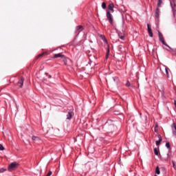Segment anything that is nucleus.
<instances>
[{
	"instance_id": "nucleus-5",
	"label": "nucleus",
	"mask_w": 176,
	"mask_h": 176,
	"mask_svg": "<svg viewBox=\"0 0 176 176\" xmlns=\"http://www.w3.org/2000/svg\"><path fill=\"white\" fill-rule=\"evenodd\" d=\"M147 31L149 36L151 38H153V32H152V29L151 28V25H149V23L147 24Z\"/></svg>"
},
{
	"instance_id": "nucleus-14",
	"label": "nucleus",
	"mask_w": 176,
	"mask_h": 176,
	"mask_svg": "<svg viewBox=\"0 0 176 176\" xmlns=\"http://www.w3.org/2000/svg\"><path fill=\"white\" fill-rule=\"evenodd\" d=\"M100 39L104 42V43H108V41H107V38H105V36L101 34L100 35Z\"/></svg>"
},
{
	"instance_id": "nucleus-12",
	"label": "nucleus",
	"mask_w": 176,
	"mask_h": 176,
	"mask_svg": "<svg viewBox=\"0 0 176 176\" xmlns=\"http://www.w3.org/2000/svg\"><path fill=\"white\" fill-rule=\"evenodd\" d=\"M113 8H115V6L113 5V3H110L109 6H108V9L109 10H111V12L112 13H113L114 10H113Z\"/></svg>"
},
{
	"instance_id": "nucleus-35",
	"label": "nucleus",
	"mask_w": 176,
	"mask_h": 176,
	"mask_svg": "<svg viewBox=\"0 0 176 176\" xmlns=\"http://www.w3.org/2000/svg\"><path fill=\"white\" fill-rule=\"evenodd\" d=\"M89 42H90V43H93V41L91 40H89Z\"/></svg>"
},
{
	"instance_id": "nucleus-30",
	"label": "nucleus",
	"mask_w": 176,
	"mask_h": 176,
	"mask_svg": "<svg viewBox=\"0 0 176 176\" xmlns=\"http://www.w3.org/2000/svg\"><path fill=\"white\" fill-rule=\"evenodd\" d=\"M63 61H64V63H65V65H67V59L65 58H63Z\"/></svg>"
},
{
	"instance_id": "nucleus-32",
	"label": "nucleus",
	"mask_w": 176,
	"mask_h": 176,
	"mask_svg": "<svg viewBox=\"0 0 176 176\" xmlns=\"http://www.w3.org/2000/svg\"><path fill=\"white\" fill-rule=\"evenodd\" d=\"M108 56H109V49L107 50V54L106 58H108Z\"/></svg>"
},
{
	"instance_id": "nucleus-34",
	"label": "nucleus",
	"mask_w": 176,
	"mask_h": 176,
	"mask_svg": "<svg viewBox=\"0 0 176 176\" xmlns=\"http://www.w3.org/2000/svg\"><path fill=\"white\" fill-rule=\"evenodd\" d=\"M118 47H119V49H122V45H120L118 46Z\"/></svg>"
},
{
	"instance_id": "nucleus-15",
	"label": "nucleus",
	"mask_w": 176,
	"mask_h": 176,
	"mask_svg": "<svg viewBox=\"0 0 176 176\" xmlns=\"http://www.w3.org/2000/svg\"><path fill=\"white\" fill-rule=\"evenodd\" d=\"M19 85H21L20 87H22L23 85H24V78H22L19 82Z\"/></svg>"
},
{
	"instance_id": "nucleus-6",
	"label": "nucleus",
	"mask_w": 176,
	"mask_h": 176,
	"mask_svg": "<svg viewBox=\"0 0 176 176\" xmlns=\"http://www.w3.org/2000/svg\"><path fill=\"white\" fill-rule=\"evenodd\" d=\"M155 17L156 20H158V19L160 17V9H159V8H157L155 10Z\"/></svg>"
},
{
	"instance_id": "nucleus-25",
	"label": "nucleus",
	"mask_w": 176,
	"mask_h": 176,
	"mask_svg": "<svg viewBox=\"0 0 176 176\" xmlns=\"http://www.w3.org/2000/svg\"><path fill=\"white\" fill-rule=\"evenodd\" d=\"M5 171H6V168H1L0 169V173H5Z\"/></svg>"
},
{
	"instance_id": "nucleus-33",
	"label": "nucleus",
	"mask_w": 176,
	"mask_h": 176,
	"mask_svg": "<svg viewBox=\"0 0 176 176\" xmlns=\"http://www.w3.org/2000/svg\"><path fill=\"white\" fill-rule=\"evenodd\" d=\"M172 163H173V167L174 168H176L175 163L174 162V161H173Z\"/></svg>"
},
{
	"instance_id": "nucleus-29",
	"label": "nucleus",
	"mask_w": 176,
	"mask_h": 176,
	"mask_svg": "<svg viewBox=\"0 0 176 176\" xmlns=\"http://www.w3.org/2000/svg\"><path fill=\"white\" fill-rule=\"evenodd\" d=\"M131 85V84L129 81H127L126 84V87H130Z\"/></svg>"
},
{
	"instance_id": "nucleus-18",
	"label": "nucleus",
	"mask_w": 176,
	"mask_h": 176,
	"mask_svg": "<svg viewBox=\"0 0 176 176\" xmlns=\"http://www.w3.org/2000/svg\"><path fill=\"white\" fill-rule=\"evenodd\" d=\"M155 174L157 175H160V168L159 166H157L155 168Z\"/></svg>"
},
{
	"instance_id": "nucleus-20",
	"label": "nucleus",
	"mask_w": 176,
	"mask_h": 176,
	"mask_svg": "<svg viewBox=\"0 0 176 176\" xmlns=\"http://www.w3.org/2000/svg\"><path fill=\"white\" fill-rule=\"evenodd\" d=\"M161 43H162V45H164V46H166V47H168L169 49H171V47H170V45H168L167 43H166V41H161Z\"/></svg>"
},
{
	"instance_id": "nucleus-8",
	"label": "nucleus",
	"mask_w": 176,
	"mask_h": 176,
	"mask_svg": "<svg viewBox=\"0 0 176 176\" xmlns=\"http://www.w3.org/2000/svg\"><path fill=\"white\" fill-rule=\"evenodd\" d=\"M59 57H61V58H65V56H64L63 54L59 53V54H56L53 58H58Z\"/></svg>"
},
{
	"instance_id": "nucleus-23",
	"label": "nucleus",
	"mask_w": 176,
	"mask_h": 176,
	"mask_svg": "<svg viewBox=\"0 0 176 176\" xmlns=\"http://www.w3.org/2000/svg\"><path fill=\"white\" fill-rule=\"evenodd\" d=\"M165 72H166L167 78H168V68L165 67Z\"/></svg>"
},
{
	"instance_id": "nucleus-24",
	"label": "nucleus",
	"mask_w": 176,
	"mask_h": 176,
	"mask_svg": "<svg viewBox=\"0 0 176 176\" xmlns=\"http://www.w3.org/2000/svg\"><path fill=\"white\" fill-rule=\"evenodd\" d=\"M82 28H83V26L82 25H78L76 27V30L77 31H79V30H82Z\"/></svg>"
},
{
	"instance_id": "nucleus-13",
	"label": "nucleus",
	"mask_w": 176,
	"mask_h": 176,
	"mask_svg": "<svg viewBox=\"0 0 176 176\" xmlns=\"http://www.w3.org/2000/svg\"><path fill=\"white\" fill-rule=\"evenodd\" d=\"M159 89H160V91L162 93V94H164V85H160Z\"/></svg>"
},
{
	"instance_id": "nucleus-1",
	"label": "nucleus",
	"mask_w": 176,
	"mask_h": 176,
	"mask_svg": "<svg viewBox=\"0 0 176 176\" xmlns=\"http://www.w3.org/2000/svg\"><path fill=\"white\" fill-rule=\"evenodd\" d=\"M112 123H113V120H108L106 122V123L104 124V126H108L109 133H111V134H112V133H115V131H116V130H118V127Z\"/></svg>"
},
{
	"instance_id": "nucleus-9",
	"label": "nucleus",
	"mask_w": 176,
	"mask_h": 176,
	"mask_svg": "<svg viewBox=\"0 0 176 176\" xmlns=\"http://www.w3.org/2000/svg\"><path fill=\"white\" fill-rule=\"evenodd\" d=\"M66 119L67 120H71L72 119V111H69L66 116Z\"/></svg>"
},
{
	"instance_id": "nucleus-41",
	"label": "nucleus",
	"mask_w": 176,
	"mask_h": 176,
	"mask_svg": "<svg viewBox=\"0 0 176 176\" xmlns=\"http://www.w3.org/2000/svg\"><path fill=\"white\" fill-rule=\"evenodd\" d=\"M80 32H78V34H80Z\"/></svg>"
},
{
	"instance_id": "nucleus-22",
	"label": "nucleus",
	"mask_w": 176,
	"mask_h": 176,
	"mask_svg": "<svg viewBox=\"0 0 176 176\" xmlns=\"http://www.w3.org/2000/svg\"><path fill=\"white\" fill-rule=\"evenodd\" d=\"M102 9H107V4L105 3V2H103L102 3Z\"/></svg>"
},
{
	"instance_id": "nucleus-2",
	"label": "nucleus",
	"mask_w": 176,
	"mask_h": 176,
	"mask_svg": "<svg viewBox=\"0 0 176 176\" xmlns=\"http://www.w3.org/2000/svg\"><path fill=\"white\" fill-rule=\"evenodd\" d=\"M19 167V164L16 162H12L8 166V170L9 171H13V170H16Z\"/></svg>"
},
{
	"instance_id": "nucleus-16",
	"label": "nucleus",
	"mask_w": 176,
	"mask_h": 176,
	"mask_svg": "<svg viewBox=\"0 0 176 176\" xmlns=\"http://www.w3.org/2000/svg\"><path fill=\"white\" fill-rule=\"evenodd\" d=\"M159 137H160L159 140H157V141L155 142L157 146H159V145H160L161 141H162V136H161L160 135H159Z\"/></svg>"
},
{
	"instance_id": "nucleus-7",
	"label": "nucleus",
	"mask_w": 176,
	"mask_h": 176,
	"mask_svg": "<svg viewBox=\"0 0 176 176\" xmlns=\"http://www.w3.org/2000/svg\"><path fill=\"white\" fill-rule=\"evenodd\" d=\"M32 140L35 142H38V143L41 142V138L38 136H35V135L32 136Z\"/></svg>"
},
{
	"instance_id": "nucleus-37",
	"label": "nucleus",
	"mask_w": 176,
	"mask_h": 176,
	"mask_svg": "<svg viewBox=\"0 0 176 176\" xmlns=\"http://www.w3.org/2000/svg\"><path fill=\"white\" fill-rule=\"evenodd\" d=\"M166 50H167L168 52H170V50H168V49H167V48H166Z\"/></svg>"
},
{
	"instance_id": "nucleus-39",
	"label": "nucleus",
	"mask_w": 176,
	"mask_h": 176,
	"mask_svg": "<svg viewBox=\"0 0 176 176\" xmlns=\"http://www.w3.org/2000/svg\"><path fill=\"white\" fill-rule=\"evenodd\" d=\"M49 78H52V76H51V75H49Z\"/></svg>"
},
{
	"instance_id": "nucleus-28",
	"label": "nucleus",
	"mask_w": 176,
	"mask_h": 176,
	"mask_svg": "<svg viewBox=\"0 0 176 176\" xmlns=\"http://www.w3.org/2000/svg\"><path fill=\"white\" fill-rule=\"evenodd\" d=\"M166 148H168V149H170V143L169 142H166Z\"/></svg>"
},
{
	"instance_id": "nucleus-26",
	"label": "nucleus",
	"mask_w": 176,
	"mask_h": 176,
	"mask_svg": "<svg viewBox=\"0 0 176 176\" xmlns=\"http://www.w3.org/2000/svg\"><path fill=\"white\" fill-rule=\"evenodd\" d=\"M0 151H5V147L2 144H0Z\"/></svg>"
},
{
	"instance_id": "nucleus-10",
	"label": "nucleus",
	"mask_w": 176,
	"mask_h": 176,
	"mask_svg": "<svg viewBox=\"0 0 176 176\" xmlns=\"http://www.w3.org/2000/svg\"><path fill=\"white\" fill-rule=\"evenodd\" d=\"M172 133H173V135H176V126H175V123H173L172 124Z\"/></svg>"
},
{
	"instance_id": "nucleus-38",
	"label": "nucleus",
	"mask_w": 176,
	"mask_h": 176,
	"mask_svg": "<svg viewBox=\"0 0 176 176\" xmlns=\"http://www.w3.org/2000/svg\"><path fill=\"white\" fill-rule=\"evenodd\" d=\"M167 156H170V153H168L167 154Z\"/></svg>"
},
{
	"instance_id": "nucleus-3",
	"label": "nucleus",
	"mask_w": 176,
	"mask_h": 176,
	"mask_svg": "<svg viewBox=\"0 0 176 176\" xmlns=\"http://www.w3.org/2000/svg\"><path fill=\"white\" fill-rule=\"evenodd\" d=\"M170 6L172 8V10H173V14L174 17H175V14H176V4L175 2L174 1V0H172L170 1Z\"/></svg>"
},
{
	"instance_id": "nucleus-17",
	"label": "nucleus",
	"mask_w": 176,
	"mask_h": 176,
	"mask_svg": "<svg viewBox=\"0 0 176 176\" xmlns=\"http://www.w3.org/2000/svg\"><path fill=\"white\" fill-rule=\"evenodd\" d=\"M162 5H163V0H158V3L157 4V8H162Z\"/></svg>"
},
{
	"instance_id": "nucleus-11",
	"label": "nucleus",
	"mask_w": 176,
	"mask_h": 176,
	"mask_svg": "<svg viewBox=\"0 0 176 176\" xmlns=\"http://www.w3.org/2000/svg\"><path fill=\"white\" fill-rule=\"evenodd\" d=\"M158 36H159L160 42H162V41H164V38L163 37V34L160 31H158Z\"/></svg>"
},
{
	"instance_id": "nucleus-4",
	"label": "nucleus",
	"mask_w": 176,
	"mask_h": 176,
	"mask_svg": "<svg viewBox=\"0 0 176 176\" xmlns=\"http://www.w3.org/2000/svg\"><path fill=\"white\" fill-rule=\"evenodd\" d=\"M107 17L110 24H113V17L112 16V14H111V12L109 11L107 12Z\"/></svg>"
},
{
	"instance_id": "nucleus-27",
	"label": "nucleus",
	"mask_w": 176,
	"mask_h": 176,
	"mask_svg": "<svg viewBox=\"0 0 176 176\" xmlns=\"http://www.w3.org/2000/svg\"><path fill=\"white\" fill-rule=\"evenodd\" d=\"M42 56H43V54H38V55L36 57V59L38 60V58H39V57H42Z\"/></svg>"
},
{
	"instance_id": "nucleus-21",
	"label": "nucleus",
	"mask_w": 176,
	"mask_h": 176,
	"mask_svg": "<svg viewBox=\"0 0 176 176\" xmlns=\"http://www.w3.org/2000/svg\"><path fill=\"white\" fill-rule=\"evenodd\" d=\"M154 153L156 156H157V155H159V150H157V148H154Z\"/></svg>"
},
{
	"instance_id": "nucleus-31",
	"label": "nucleus",
	"mask_w": 176,
	"mask_h": 176,
	"mask_svg": "<svg viewBox=\"0 0 176 176\" xmlns=\"http://www.w3.org/2000/svg\"><path fill=\"white\" fill-rule=\"evenodd\" d=\"M119 38H120V39H122V41L124 40V36H120Z\"/></svg>"
},
{
	"instance_id": "nucleus-40",
	"label": "nucleus",
	"mask_w": 176,
	"mask_h": 176,
	"mask_svg": "<svg viewBox=\"0 0 176 176\" xmlns=\"http://www.w3.org/2000/svg\"><path fill=\"white\" fill-rule=\"evenodd\" d=\"M80 32H78V34H80Z\"/></svg>"
},
{
	"instance_id": "nucleus-19",
	"label": "nucleus",
	"mask_w": 176,
	"mask_h": 176,
	"mask_svg": "<svg viewBox=\"0 0 176 176\" xmlns=\"http://www.w3.org/2000/svg\"><path fill=\"white\" fill-rule=\"evenodd\" d=\"M113 82H115L116 83L119 82V77H118V76L113 77Z\"/></svg>"
},
{
	"instance_id": "nucleus-36",
	"label": "nucleus",
	"mask_w": 176,
	"mask_h": 176,
	"mask_svg": "<svg viewBox=\"0 0 176 176\" xmlns=\"http://www.w3.org/2000/svg\"><path fill=\"white\" fill-rule=\"evenodd\" d=\"M174 104H175V108H176V100H175Z\"/></svg>"
}]
</instances>
